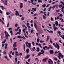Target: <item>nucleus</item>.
I'll return each instance as SVG.
<instances>
[{
    "mask_svg": "<svg viewBox=\"0 0 64 64\" xmlns=\"http://www.w3.org/2000/svg\"><path fill=\"white\" fill-rule=\"evenodd\" d=\"M56 44L55 43H53V46H54L55 48H57L58 50H59L60 48V47L59 46V45L58 44V42L56 43Z\"/></svg>",
    "mask_w": 64,
    "mask_h": 64,
    "instance_id": "nucleus-1",
    "label": "nucleus"
},
{
    "mask_svg": "<svg viewBox=\"0 0 64 64\" xmlns=\"http://www.w3.org/2000/svg\"><path fill=\"white\" fill-rule=\"evenodd\" d=\"M26 47H27L28 48H29L30 49H31L30 48L31 47V43H28V42H26Z\"/></svg>",
    "mask_w": 64,
    "mask_h": 64,
    "instance_id": "nucleus-2",
    "label": "nucleus"
},
{
    "mask_svg": "<svg viewBox=\"0 0 64 64\" xmlns=\"http://www.w3.org/2000/svg\"><path fill=\"white\" fill-rule=\"evenodd\" d=\"M8 0H1V1L2 3H4V5H6L7 6L8 4H7V2H8Z\"/></svg>",
    "mask_w": 64,
    "mask_h": 64,
    "instance_id": "nucleus-3",
    "label": "nucleus"
},
{
    "mask_svg": "<svg viewBox=\"0 0 64 64\" xmlns=\"http://www.w3.org/2000/svg\"><path fill=\"white\" fill-rule=\"evenodd\" d=\"M4 34L5 35H6H6L5 36L6 38V39H8V36H9V37L10 36V35L8 34V32H7V31H5L4 32Z\"/></svg>",
    "mask_w": 64,
    "mask_h": 64,
    "instance_id": "nucleus-4",
    "label": "nucleus"
},
{
    "mask_svg": "<svg viewBox=\"0 0 64 64\" xmlns=\"http://www.w3.org/2000/svg\"><path fill=\"white\" fill-rule=\"evenodd\" d=\"M50 62H51V63H53V61H52V60H51V59H49V60H48V63H49V64H51V62H50Z\"/></svg>",
    "mask_w": 64,
    "mask_h": 64,
    "instance_id": "nucleus-5",
    "label": "nucleus"
},
{
    "mask_svg": "<svg viewBox=\"0 0 64 64\" xmlns=\"http://www.w3.org/2000/svg\"><path fill=\"white\" fill-rule=\"evenodd\" d=\"M17 46L16 44V42H14V44L13 45V47L14 48H16V47H17Z\"/></svg>",
    "mask_w": 64,
    "mask_h": 64,
    "instance_id": "nucleus-6",
    "label": "nucleus"
},
{
    "mask_svg": "<svg viewBox=\"0 0 64 64\" xmlns=\"http://www.w3.org/2000/svg\"><path fill=\"white\" fill-rule=\"evenodd\" d=\"M15 14L16 16H18L19 15H20L19 13L17 11V10H16V13H15Z\"/></svg>",
    "mask_w": 64,
    "mask_h": 64,
    "instance_id": "nucleus-7",
    "label": "nucleus"
},
{
    "mask_svg": "<svg viewBox=\"0 0 64 64\" xmlns=\"http://www.w3.org/2000/svg\"><path fill=\"white\" fill-rule=\"evenodd\" d=\"M20 8H23V4L22 2H20Z\"/></svg>",
    "mask_w": 64,
    "mask_h": 64,
    "instance_id": "nucleus-8",
    "label": "nucleus"
},
{
    "mask_svg": "<svg viewBox=\"0 0 64 64\" xmlns=\"http://www.w3.org/2000/svg\"><path fill=\"white\" fill-rule=\"evenodd\" d=\"M32 10L31 11H32V12H34V11H36V10H37V8H32Z\"/></svg>",
    "mask_w": 64,
    "mask_h": 64,
    "instance_id": "nucleus-9",
    "label": "nucleus"
},
{
    "mask_svg": "<svg viewBox=\"0 0 64 64\" xmlns=\"http://www.w3.org/2000/svg\"><path fill=\"white\" fill-rule=\"evenodd\" d=\"M60 17L59 16H58L56 17H55L54 18L55 20V21L56 20H58V19H59Z\"/></svg>",
    "mask_w": 64,
    "mask_h": 64,
    "instance_id": "nucleus-10",
    "label": "nucleus"
},
{
    "mask_svg": "<svg viewBox=\"0 0 64 64\" xmlns=\"http://www.w3.org/2000/svg\"><path fill=\"white\" fill-rule=\"evenodd\" d=\"M41 54H43V55L44 54L43 53H42L41 52H40L38 54V56H40L41 55Z\"/></svg>",
    "mask_w": 64,
    "mask_h": 64,
    "instance_id": "nucleus-11",
    "label": "nucleus"
},
{
    "mask_svg": "<svg viewBox=\"0 0 64 64\" xmlns=\"http://www.w3.org/2000/svg\"><path fill=\"white\" fill-rule=\"evenodd\" d=\"M26 52L27 54H28V53H29V49L28 48H27L26 50Z\"/></svg>",
    "mask_w": 64,
    "mask_h": 64,
    "instance_id": "nucleus-12",
    "label": "nucleus"
},
{
    "mask_svg": "<svg viewBox=\"0 0 64 64\" xmlns=\"http://www.w3.org/2000/svg\"><path fill=\"white\" fill-rule=\"evenodd\" d=\"M34 26L36 29V30H37V25H36V23H34Z\"/></svg>",
    "mask_w": 64,
    "mask_h": 64,
    "instance_id": "nucleus-13",
    "label": "nucleus"
},
{
    "mask_svg": "<svg viewBox=\"0 0 64 64\" xmlns=\"http://www.w3.org/2000/svg\"><path fill=\"white\" fill-rule=\"evenodd\" d=\"M57 33L59 34V36H60V35H61L60 34H61L62 33L61 32L59 31V30H58L57 31Z\"/></svg>",
    "mask_w": 64,
    "mask_h": 64,
    "instance_id": "nucleus-14",
    "label": "nucleus"
},
{
    "mask_svg": "<svg viewBox=\"0 0 64 64\" xmlns=\"http://www.w3.org/2000/svg\"><path fill=\"white\" fill-rule=\"evenodd\" d=\"M18 52L17 51L15 52V55L16 56H19V54H18Z\"/></svg>",
    "mask_w": 64,
    "mask_h": 64,
    "instance_id": "nucleus-15",
    "label": "nucleus"
},
{
    "mask_svg": "<svg viewBox=\"0 0 64 64\" xmlns=\"http://www.w3.org/2000/svg\"><path fill=\"white\" fill-rule=\"evenodd\" d=\"M16 38H20V39H22V36H18L16 37Z\"/></svg>",
    "mask_w": 64,
    "mask_h": 64,
    "instance_id": "nucleus-16",
    "label": "nucleus"
},
{
    "mask_svg": "<svg viewBox=\"0 0 64 64\" xmlns=\"http://www.w3.org/2000/svg\"><path fill=\"white\" fill-rule=\"evenodd\" d=\"M47 59H48V58H44L43 60V61H45V62H46V60H47Z\"/></svg>",
    "mask_w": 64,
    "mask_h": 64,
    "instance_id": "nucleus-17",
    "label": "nucleus"
},
{
    "mask_svg": "<svg viewBox=\"0 0 64 64\" xmlns=\"http://www.w3.org/2000/svg\"><path fill=\"white\" fill-rule=\"evenodd\" d=\"M55 24H56V26H57V25H58V21H56L55 23Z\"/></svg>",
    "mask_w": 64,
    "mask_h": 64,
    "instance_id": "nucleus-18",
    "label": "nucleus"
},
{
    "mask_svg": "<svg viewBox=\"0 0 64 64\" xmlns=\"http://www.w3.org/2000/svg\"><path fill=\"white\" fill-rule=\"evenodd\" d=\"M41 53L44 54V51L43 50H42L41 51Z\"/></svg>",
    "mask_w": 64,
    "mask_h": 64,
    "instance_id": "nucleus-19",
    "label": "nucleus"
},
{
    "mask_svg": "<svg viewBox=\"0 0 64 64\" xmlns=\"http://www.w3.org/2000/svg\"><path fill=\"white\" fill-rule=\"evenodd\" d=\"M46 4H44L42 5V7H44V8H45V7H46Z\"/></svg>",
    "mask_w": 64,
    "mask_h": 64,
    "instance_id": "nucleus-20",
    "label": "nucleus"
},
{
    "mask_svg": "<svg viewBox=\"0 0 64 64\" xmlns=\"http://www.w3.org/2000/svg\"><path fill=\"white\" fill-rule=\"evenodd\" d=\"M19 34V35H20L21 34V32H18L15 34L16 35H17V34Z\"/></svg>",
    "mask_w": 64,
    "mask_h": 64,
    "instance_id": "nucleus-21",
    "label": "nucleus"
},
{
    "mask_svg": "<svg viewBox=\"0 0 64 64\" xmlns=\"http://www.w3.org/2000/svg\"><path fill=\"white\" fill-rule=\"evenodd\" d=\"M0 22H1L3 24H5V23H4L3 21L1 19H0Z\"/></svg>",
    "mask_w": 64,
    "mask_h": 64,
    "instance_id": "nucleus-22",
    "label": "nucleus"
},
{
    "mask_svg": "<svg viewBox=\"0 0 64 64\" xmlns=\"http://www.w3.org/2000/svg\"><path fill=\"white\" fill-rule=\"evenodd\" d=\"M49 36H48L46 38V41H48L49 40Z\"/></svg>",
    "mask_w": 64,
    "mask_h": 64,
    "instance_id": "nucleus-23",
    "label": "nucleus"
},
{
    "mask_svg": "<svg viewBox=\"0 0 64 64\" xmlns=\"http://www.w3.org/2000/svg\"><path fill=\"white\" fill-rule=\"evenodd\" d=\"M30 55L29 54H27L26 56V58H28L30 56Z\"/></svg>",
    "mask_w": 64,
    "mask_h": 64,
    "instance_id": "nucleus-24",
    "label": "nucleus"
},
{
    "mask_svg": "<svg viewBox=\"0 0 64 64\" xmlns=\"http://www.w3.org/2000/svg\"><path fill=\"white\" fill-rule=\"evenodd\" d=\"M10 33H11V35L12 36L13 35V32H12V30H11L10 31Z\"/></svg>",
    "mask_w": 64,
    "mask_h": 64,
    "instance_id": "nucleus-25",
    "label": "nucleus"
},
{
    "mask_svg": "<svg viewBox=\"0 0 64 64\" xmlns=\"http://www.w3.org/2000/svg\"><path fill=\"white\" fill-rule=\"evenodd\" d=\"M2 8V10H4V9H6V8H5L3 6H2V7H1Z\"/></svg>",
    "mask_w": 64,
    "mask_h": 64,
    "instance_id": "nucleus-26",
    "label": "nucleus"
},
{
    "mask_svg": "<svg viewBox=\"0 0 64 64\" xmlns=\"http://www.w3.org/2000/svg\"><path fill=\"white\" fill-rule=\"evenodd\" d=\"M50 53L51 54H53V51L52 50H50Z\"/></svg>",
    "mask_w": 64,
    "mask_h": 64,
    "instance_id": "nucleus-27",
    "label": "nucleus"
},
{
    "mask_svg": "<svg viewBox=\"0 0 64 64\" xmlns=\"http://www.w3.org/2000/svg\"><path fill=\"white\" fill-rule=\"evenodd\" d=\"M54 31H56V29H58V28H57V27H56L55 28H54Z\"/></svg>",
    "mask_w": 64,
    "mask_h": 64,
    "instance_id": "nucleus-28",
    "label": "nucleus"
},
{
    "mask_svg": "<svg viewBox=\"0 0 64 64\" xmlns=\"http://www.w3.org/2000/svg\"><path fill=\"white\" fill-rule=\"evenodd\" d=\"M38 3H40V2L42 3V1L41 0H38Z\"/></svg>",
    "mask_w": 64,
    "mask_h": 64,
    "instance_id": "nucleus-29",
    "label": "nucleus"
},
{
    "mask_svg": "<svg viewBox=\"0 0 64 64\" xmlns=\"http://www.w3.org/2000/svg\"><path fill=\"white\" fill-rule=\"evenodd\" d=\"M15 63H16L17 62V58L16 57V58H15Z\"/></svg>",
    "mask_w": 64,
    "mask_h": 64,
    "instance_id": "nucleus-30",
    "label": "nucleus"
},
{
    "mask_svg": "<svg viewBox=\"0 0 64 64\" xmlns=\"http://www.w3.org/2000/svg\"><path fill=\"white\" fill-rule=\"evenodd\" d=\"M60 36L61 37H62V38L63 39H64V35H62H62H60Z\"/></svg>",
    "mask_w": 64,
    "mask_h": 64,
    "instance_id": "nucleus-31",
    "label": "nucleus"
},
{
    "mask_svg": "<svg viewBox=\"0 0 64 64\" xmlns=\"http://www.w3.org/2000/svg\"><path fill=\"white\" fill-rule=\"evenodd\" d=\"M10 14L11 12H7L6 13V15H10Z\"/></svg>",
    "mask_w": 64,
    "mask_h": 64,
    "instance_id": "nucleus-32",
    "label": "nucleus"
},
{
    "mask_svg": "<svg viewBox=\"0 0 64 64\" xmlns=\"http://www.w3.org/2000/svg\"><path fill=\"white\" fill-rule=\"evenodd\" d=\"M54 60H56V61H57L58 60V59L57 58H54Z\"/></svg>",
    "mask_w": 64,
    "mask_h": 64,
    "instance_id": "nucleus-33",
    "label": "nucleus"
},
{
    "mask_svg": "<svg viewBox=\"0 0 64 64\" xmlns=\"http://www.w3.org/2000/svg\"><path fill=\"white\" fill-rule=\"evenodd\" d=\"M32 43L33 46H35V44L34 43V42H32Z\"/></svg>",
    "mask_w": 64,
    "mask_h": 64,
    "instance_id": "nucleus-34",
    "label": "nucleus"
},
{
    "mask_svg": "<svg viewBox=\"0 0 64 64\" xmlns=\"http://www.w3.org/2000/svg\"><path fill=\"white\" fill-rule=\"evenodd\" d=\"M37 52H39V48L38 47L37 48V50H36Z\"/></svg>",
    "mask_w": 64,
    "mask_h": 64,
    "instance_id": "nucleus-35",
    "label": "nucleus"
},
{
    "mask_svg": "<svg viewBox=\"0 0 64 64\" xmlns=\"http://www.w3.org/2000/svg\"><path fill=\"white\" fill-rule=\"evenodd\" d=\"M22 38H23L24 40H25L26 39V38L24 36H22Z\"/></svg>",
    "mask_w": 64,
    "mask_h": 64,
    "instance_id": "nucleus-36",
    "label": "nucleus"
},
{
    "mask_svg": "<svg viewBox=\"0 0 64 64\" xmlns=\"http://www.w3.org/2000/svg\"><path fill=\"white\" fill-rule=\"evenodd\" d=\"M25 45L24 44V51H25Z\"/></svg>",
    "mask_w": 64,
    "mask_h": 64,
    "instance_id": "nucleus-37",
    "label": "nucleus"
},
{
    "mask_svg": "<svg viewBox=\"0 0 64 64\" xmlns=\"http://www.w3.org/2000/svg\"><path fill=\"white\" fill-rule=\"evenodd\" d=\"M31 2L32 4V5H34V3H33V1H34V0H31Z\"/></svg>",
    "mask_w": 64,
    "mask_h": 64,
    "instance_id": "nucleus-38",
    "label": "nucleus"
},
{
    "mask_svg": "<svg viewBox=\"0 0 64 64\" xmlns=\"http://www.w3.org/2000/svg\"><path fill=\"white\" fill-rule=\"evenodd\" d=\"M24 36L25 37H26V38H28V36H26L25 32H24Z\"/></svg>",
    "mask_w": 64,
    "mask_h": 64,
    "instance_id": "nucleus-39",
    "label": "nucleus"
},
{
    "mask_svg": "<svg viewBox=\"0 0 64 64\" xmlns=\"http://www.w3.org/2000/svg\"><path fill=\"white\" fill-rule=\"evenodd\" d=\"M62 5H60L58 6L59 8H61L62 7Z\"/></svg>",
    "mask_w": 64,
    "mask_h": 64,
    "instance_id": "nucleus-40",
    "label": "nucleus"
},
{
    "mask_svg": "<svg viewBox=\"0 0 64 64\" xmlns=\"http://www.w3.org/2000/svg\"><path fill=\"white\" fill-rule=\"evenodd\" d=\"M10 24H9V22H8L7 24V26H6L8 28L9 27V26Z\"/></svg>",
    "mask_w": 64,
    "mask_h": 64,
    "instance_id": "nucleus-41",
    "label": "nucleus"
},
{
    "mask_svg": "<svg viewBox=\"0 0 64 64\" xmlns=\"http://www.w3.org/2000/svg\"><path fill=\"white\" fill-rule=\"evenodd\" d=\"M32 50L33 51H35V47H34L32 49Z\"/></svg>",
    "mask_w": 64,
    "mask_h": 64,
    "instance_id": "nucleus-42",
    "label": "nucleus"
},
{
    "mask_svg": "<svg viewBox=\"0 0 64 64\" xmlns=\"http://www.w3.org/2000/svg\"><path fill=\"white\" fill-rule=\"evenodd\" d=\"M34 31V30L32 29L30 31V33L32 34V33H33V32Z\"/></svg>",
    "mask_w": 64,
    "mask_h": 64,
    "instance_id": "nucleus-43",
    "label": "nucleus"
},
{
    "mask_svg": "<svg viewBox=\"0 0 64 64\" xmlns=\"http://www.w3.org/2000/svg\"><path fill=\"white\" fill-rule=\"evenodd\" d=\"M50 43H52L53 42V41H52V40H51V38L50 39Z\"/></svg>",
    "mask_w": 64,
    "mask_h": 64,
    "instance_id": "nucleus-44",
    "label": "nucleus"
},
{
    "mask_svg": "<svg viewBox=\"0 0 64 64\" xmlns=\"http://www.w3.org/2000/svg\"><path fill=\"white\" fill-rule=\"evenodd\" d=\"M4 58L6 59H8V57H7V56L6 55L4 56Z\"/></svg>",
    "mask_w": 64,
    "mask_h": 64,
    "instance_id": "nucleus-45",
    "label": "nucleus"
},
{
    "mask_svg": "<svg viewBox=\"0 0 64 64\" xmlns=\"http://www.w3.org/2000/svg\"><path fill=\"white\" fill-rule=\"evenodd\" d=\"M51 20L52 21H54V20H53V19L52 17H51L50 18Z\"/></svg>",
    "mask_w": 64,
    "mask_h": 64,
    "instance_id": "nucleus-46",
    "label": "nucleus"
},
{
    "mask_svg": "<svg viewBox=\"0 0 64 64\" xmlns=\"http://www.w3.org/2000/svg\"><path fill=\"white\" fill-rule=\"evenodd\" d=\"M62 55V54L61 53H60L59 54V56H60V57H61V56Z\"/></svg>",
    "mask_w": 64,
    "mask_h": 64,
    "instance_id": "nucleus-47",
    "label": "nucleus"
},
{
    "mask_svg": "<svg viewBox=\"0 0 64 64\" xmlns=\"http://www.w3.org/2000/svg\"><path fill=\"white\" fill-rule=\"evenodd\" d=\"M37 42H39V41H40V39H39V38H37Z\"/></svg>",
    "mask_w": 64,
    "mask_h": 64,
    "instance_id": "nucleus-48",
    "label": "nucleus"
},
{
    "mask_svg": "<svg viewBox=\"0 0 64 64\" xmlns=\"http://www.w3.org/2000/svg\"><path fill=\"white\" fill-rule=\"evenodd\" d=\"M55 6L56 8H58V4H56L55 5Z\"/></svg>",
    "mask_w": 64,
    "mask_h": 64,
    "instance_id": "nucleus-49",
    "label": "nucleus"
},
{
    "mask_svg": "<svg viewBox=\"0 0 64 64\" xmlns=\"http://www.w3.org/2000/svg\"><path fill=\"white\" fill-rule=\"evenodd\" d=\"M21 20L22 21H24V17H22V18Z\"/></svg>",
    "mask_w": 64,
    "mask_h": 64,
    "instance_id": "nucleus-50",
    "label": "nucleus"
},
{
    "mask_svg": "<svg viewBox=\"0 0 64 64\" xmlns=\"http://www.w3.org/2000/svg\"><path fill=\"white\" fill-rule=\"evenodd\" d=\"M9 56L10 58H12V56H11V54H9Z\"/></svg>",
    "mask_w": 64,
    "mask_h": 64,
    "instance_id": "nucleus-51",
    "label": "nucleus"
},
{
    "mask_svg": "<svg viewBox=\"0 0 64 64\" xmlns=\"http://www.w3.org/2000/svg\"><path fill=\"white\" fill-rule=\"evenodd\" d=\"M15 27H17L18 26V24H15Z\"/></svg>",
    "mask_w": 64,
    "mask_h": 64,
    "instance_id": "nucleus-52",
    "label": "nucleus"
},
{
    "mask_svg": "<svg viewBox=\"0 0 64 64\" xmlns=\"http://www.w3.org/2000/svg\"><path fill=\"white\" fill-rule=\"evenodd\" d=\"M56 12H59L60 11V10H56Z\"/></svg>",
    "mask_w": 64,
    "mask_h": 64,
    "instance_id": "nucleus-53",
    "label": "nucleus"
},
{
    "mask_svg": "<svg viewBox=\"0 0 64 64\" xmlns=\"http://www.w3.org/2000/svg\"><path fill=\"white\" fill-rule=\"evenodd\" d=\"M44 42V41H42V40H40V43H43Z\"/></svg>",
    "mask_w": 64,
    "mask_h": 64,
    "instance_id": "nucleus-54",
    "label": "nucleus"
},
{
    "mask_svg": "<svg viewBox=\"0 0 64 64\" xmlns=\"http://www.w3.org/2000/svg\"><path fill=\"white\" fill-rule=\"evenodd\" d=\"M50 14V13L49 12H48L47 14V16H49V14Z\"/></svg>",
    "mask_w": 64,
    "mask_h": 64,
    "instance_id": "nucleus-55",
    "label": "nucleus"
},
{
    "mask_svg": "<svg viewBox=\"0 0 64 64\" xmlns=\"http://www.w3.org/2000/svg\"><path fill=\"white\" fill-rule=\"evenodd\" d=\"M38 46H39L40 47V48H42V46H41V44H38Z\"/></svg>",
    "mask_w": 64,
    "mask_h": 64,
    "instance_id": "nucleus-56",
    "label": "nucleus"
},
{
    "mask_svg": "<svg viewBox=\"0 0 64 64\" xmlns=\"http://www.w3.org/2000/svg\"><path fill=\"white\" fill-rule=\"evenodd\" d=\"M44 15L45 16H47V15L46 14V12H44Z\"/></svg>",
    "mask_w": 64,
    "mask_h": 64,
    "instance_id": "nucleus-57",
    "label": "nucleus"
},
{
    "mask_svg": "<svg viewBox=\"0 0 64 64\" xmlns=\"http://www.w3.org/2000/svg\"><path fill=\"white\" fill-rule=\"evenodd\" d=\"M43 18L44 19H46V17H45V16L44 15L43 16Z\"/></svg>",
    "mask_w": 64,
    "mask_h": 64,
    "instance_id": "nucleus-58",
    "label": "nucleus"
},
{
    "mask_svg": "<svg viewBox=\"0 0 64 64\" xmlns=\"http://www.w3.org/2000/svg\"><path fill=\"white\" fill-rule=\"evenodd\" d=\"M19 55L20 56H22V53H20L19 54Z\"/></svg>",
    "mask_w": 64,
    "mask_h": 64,
    "instance_id": "nucleus-59",
    "label": "nucleus"
},
{
    "mask_svg": "<svg viewBox=\"0 0 64 64\" xmlns=\"http://www.w3.org/2000/svg\"><path fill=\"white\" fill-rule=\"evenodd\" d=\"M36 15H38V14H34V15H33V16H36Z\"/></svg>",
    "mask_w": 64,
    "mask_h": 64,
    "instance_id": "nucleus-60",
    "label": "nucleus"
},
{
    "mask_svg": "<svg viewBox=\"0 0 64 64\" xmlns=\"http://www.w3.org/2000/svg\"><path fill=\"white\" fill-rule=\"evenodd\" d=\"M57 63L58 64H60L59 63H60V60H58Z\"/></svg>",
    "mask_w": 64,
    "mask_h": 64,
    "instance_id": "nucleus-61",
    "label": "nucleus"
},
{
    "mask_svg": "<svg viewBox=\"0 0 64 64\" xmlns=\"http://www.w3.org/2000/svg\"><path fill=\"white\" fill-rule=\"evenodd\" d=\"M13 49L14 50H17V48H14Z\"/></svg>",
    "mask_w": 64,
    "mask_h": 64,
    "instance_id": "nucleus-62",
    "label": "nucleus"
},
{
    "mask_svg": "<svg viewBox=\"0 0 64 64\" xmlns=\"http://www.w3.org/2000/svg\"><path fill=\"white\" fill-rule=\"evenodd\" d=\"M59 16H60V17H62L63 16V15L62 14H60Z\"/></svg>",
    "mask_w": 64,
    "mask_h": 64,
    "instance_id": "nucleus-63",
    "label": "nucleus"
},
{
    "mask_svg": "<svg viewBox=\"0 0 64 64\" xmlns=\"http://www.w3.org/2000/svg\"><path fill=\"white\" fill-rule=\"evenodd\" d=\"M8 30H12V28H9L8 29Z\"/></svg>",
    "mask_w": 64,
    "mask_h": 64,
    "instance_id": "nucleus-64",
    "label": "nucleus"
}]
</instances>
